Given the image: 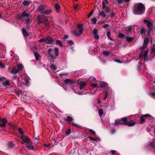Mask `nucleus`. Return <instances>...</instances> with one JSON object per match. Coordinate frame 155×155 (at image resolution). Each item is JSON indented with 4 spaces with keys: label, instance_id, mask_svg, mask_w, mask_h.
Here are the masks:
<instances>
[{
    "label": "nucleus",
    "instance_id": "nucleus-24",
    "mask_svg": "<svg viewBox=\"0 0 155 155\" xmlns=\"http://www.w3.org/2000/svg\"><path fill=\"white\" fill-rule=\"evenodd\" d=\"M34 55L35 57V59L36 60H38L39 59V58L40 57V55L37 52L35 51L34 53Z\"/></svg>",
    "mask_w": 155,
    "mask_h": 155
},
{
    "label": "nucleus",
    "instance_id": "nucleus-9",
    "mask_svg": "<svg viewBox=\"0 0 155 155\" xmlns=\"http://www.w3.org/2000/svg\"><path fill=\"white\" fill-rule=\"evenodd\" d=\"M46 44L48 45L53 44V41H54L52 37L48 36L46 37Z\"/></svg>",
    "mask_w": 155,
    "mask_h": 155
},
{
    "label": "nucleus",
    "instance_id": "nucleus-61",
    "mask_svg": "<svg viewBox=\"0 0 155 155\" xmlns=\"http://www.w3.org/2000/svg\"><path fill=\"white\" fill-rule=\"evenodd\" d=\"M49 56H50L51 58L53 60H54L56 58L55 56H54V55H52V54L49 55Z\"/></svg>",
    "mask_w": 155,
    "mask_h": 155
},
{
    "label": "nucleus",
    "instance_id": "nucleus-53",
    "mask_svg": "<svg viewBox=\"0 0 155 155\" xmlns=\"http://www.w3.org/2000/svg\"><path fill=\"white\" fill-rule=\"evenodd\" d=\"M149 51L148 50H146V51L144 53L143 55V57H146L147 56V55L148 54V52Z\"/></svg>",
    "mask_w": 155,
    "mask_h": 155
},
{
    "label": "nucleus",
    "instance_id": "nucleus-7",
    "mask_svg": "<svg viewBox=\"0 0 155 155\" xmlns=\"http://www.w3.org/2000/svg\"><path fill=\"white\" fill-rule=\"evenodd\" d=\"M45 17V16L42 15H39L37 17V21L38 23L40 24L41 23H43L44 22V18Z\"/></svg>",
    "mask_w": 155,
    "mask_h": 155
},
{
    "label": "nucleus",
    "instance_id": "nucleus-33",
    "mask_svg": "<svg viewBox=\"0 0 155 155\" xmlns=\"http://www.w3.org/2000/svg\"><path fill=\"white\" fill-rule=\"evenodd\" d=\"M107 84L105 82H102L100 83V85L101 87H107Z\"/></svg>",
    "mask_w": 155,
    "mask_h": 155
},
{
    "label": "nucleus",
    "instance_id": "nucleus-4",
    "mask_svg": "<svg viewBox=\"0 0 155 155\" xmlns=\"http://www.w3.org/2000/svg\"><path fill=\"white\" fill-rule=\"evenodd\" d=\"M122 119L123 122H125V126H128V127H132L134 126L136 124V123L135 122H133L132 120L128 121L127 117H123Z\"/></svg>",
    "mask_w": 155,
    "mask_h": 155
},
{
    "label": "nucleus",
    "instance_id": "nucleus-42",
    "mask_svg": "<svg viewBox=\"0 0 155 155\" xmlns=\"http://www.w3.org/2000/svg\"><path fill=\"white\" fill-rule=\"evenodd\" d=\"M56 42L57 44H58L61 47H63L62 44L60 40H57L56 41Z\"/></svg>",
    "mask_w": 155,
    "mask_h": 155
},
{
    "label": "nucleus",
    "instance_id": "nucleus-22",
    "mask_svg": "<svg viewBox=\"0 0 155 155\" xmlns=\"http://www.w3.org/2000/svg\"><path fill=\"white\" fill-rule=\"evenodd\" d=\"M86 85L85 82H81L80 83L79 88L80 89H82Z\"/></svg>",
    "mask_w": 155,
    "mask_h": 155
},
{
    "label": "nucleus",
    "instance_id": "nucleus-54",
    "mask_svg": "<svg viewBox=\"0 0 155 155\" xmlns=\"http://www.w3.org/2000/svg\"><path fill=\"white\" fill-rule=\"evenodd\" d=\"M88 130H89V131L92 134L94 135H95L96 133L94 131H93V130H92L91 129H89Z\"/></svg>",
    "mask_w": 155,
    "mask_h": 155
},
{
    "label": "nucleus",
    "instance_id": "nucleus-14",
    "mask_svg": "<svg viewBox=\"0 0 155 155\" xmlns=\"http://www.w3.org/2000/svg\"><path fill=\"white\" fill-rule=\"evenodd\" d=\"M45 8V6L44 5H41L38 6V11L41 14V12H43Z\"/></svg>",
    "mask_w": 155,
    "mask_h": 155
},
{
    "label": "nucleus",
    "instance_id": "nucleus-17",
    "mask_svg": "<svg viewBox=\"0 0 155 155\" xmlns=\"http://www.w3.org/2000/svg\"><path fill=\"white\" fill-rule=\"evenodd\" d=\"M52 11V10L51 9L44 10L43 12H41V14L47 15L51 13Z\"/></svg>",
    "mask_w": 155,
    "mask_h": 155
},
{
    "label": "nucleus",
    "instance_id": "nucleus-62",
    "mask_svg": "<svg viewBox=\"0 0 155 155\" xmlns=\"http://www.w3.org/2000/svg\"><path fill=\"white\" fill-rule=\"evenodd\" d=\"M97 84H95L94 83H92L91 84V87H97Z\"/></svg>",
    "mask_w": 155,
    "mask_h": 155
},
{
    "label": "nucleus",
    "instance_id": "nucleus-56",
    "mask_svg": "<svg viewBox=\"0 0 155 155\" xmlns=\"http://www.w3.org/2000/svg\"><path fill=\"white\" fill-rule=\"evenodd\" d=\"M16 93L18 95H19L20 94H22V91L20 90H18L16 91Z\"/></svg>",
    "mask_w": 155,
    "mask_h": 155
},
{
    "label": "nucleus",
    "instance_id": "nucleus-38",
    "mask_svg": "<svg viewBox=\"0 0 155 155\" xmlns=\"http://www.w3.org/2000/svg\"><path fill=\"white\" fill-rule=\"evenodd\" d=\"M18 131L19 132L21 135H24L23 134H24V132L21 128H18Z\"/></svg>",
    "mask_w": 155,
    "mask_h": 155
},
{
    "label": "nucleus",
    "instance_id": "nucleus-60",
    "mask_svg": "<svg viewBox=\"0 0 155 155\" xmlns=\"http://www.w3.org/2000/svg\"><path fill=\"white\" fill-rule=\"evenodd\" d=\"M137 68L138 71H139L141 69V66L140 64H138L137 65Z\"/></svg>",
    "mask_w": 155,
    "mask_h": 155
},
{
    "label": "nucleus",
    "instance_id": "nucleus-57",
    "mask_svg": "<svg viewBox=\"0 0 155 155\" xmlns=\"http://www.w3.org/2000/svg\"><path fill=\"white\" fill-rule=\"evenodd\" d=\"M93 35L97 34V28H95L93 30Z\"/></svg>",
    "mask_w": 155,
    "mask_h": 155
},
{
    "label": "nucleus",
    "instance_id": "nucleus-20",
    "mask_svg": "<svg viewBox=\"0 0 155 155\" xmlns=\"http://www.w3.org/2000/svg\"><path fill=\"white\" fill-rule=\"evenodd\" d=\"M18 71L17 67H14L12 68L11 73L12 74H15Z\"/></svg>",
    "mask_w": 155,
    "mask_h": 155
},
{
    "label": "nucleus",
    "instance_id": "nucleus-13",
    "mask_svg": "<svg viewBox=\"0 0 155 155\" xmlns=\"http://www.w3.org/2000/svg\"><path fill=\"white\" fill-rule=\"evenodd\" d=\"M83 25L81 24H79L77 25V28L78 31L80 33V34H82L83 32Z\"/></svg>",
    "mask_w": 155,
    "mask_h": 155
},
{
    "label": "nucleus",
    "instance_id": "nucleus-59",
    "mask_svg": "<svg viewBox=\"0 0 155 155\" xmlns=\"http://www.w3.org/2000/svg\"><path fill=\"white\" fill-rule=\"evenodd\" d=\"M0 67L2 68H4L5 67V65L3 64L2 62L0 61Z\"/></svg>",
    "mask_w": 155,
    "mask_h": 155
},
{
    "label": "nucleus",
    "instance_id": "nucleus-32",
    "mask_svg": "<svg viewBox=\"0 0 155 155\" xmlns=\"http://www.w3.org/2000/svg\"><path fill=\"white\" fill-rule=\"evenodd\" d=\"M88 137L91 140L94 141H97V140H100V138L98 137H96L95 138H94L90 136H89Z\"/></svg>",
    "mask_w": 155,
    "mask_h": 155
},
{
    "label": "nucleus",
    "instance_id": "nucleus-36",
    "mask_svg": "<svg viewBox=\"0 0 155 155\" xmlns=\"http://www.w3.org/2000/svg\"><path fill=\"white\" fill-rule=\"evenodd\" d=\"M50 23L49 22H44V25H45V27L47 29L49 28L50 27Z\"/></svg>",
    "mask_w": 155,
    "mask_h": 155
},
{
    "label": "nucleus",
    "instance_id": "nucleus-3",
    "mask_svg": "<svg viewBox=\"0 0 155 155\" xmlns=\"http://www.w3.org/2000/svg\"><path fill=\"white\" fill-rule=\"evenodd\" d=\"M108 1L107 0H105L102 2V8L106 13H109L111 11L110 7L106 6V5L108 4Z\"/></svg>",
    "mask_w": 155,
    "mask_h": 155
},
{
    "label": "nucleus",
    "instance_id": "nucleus-48",
    "mask_svg": "<svg viewBox=\"0 0 155 155\" xmlns=\"http://www.w3.org/2000/svg\"><path fill=\"white\" fill-rule=\"evenodd\" d=\"M46 38L41 39L39 40V42L40 43L42 42H46Z\"/></svg>",
    "mask_w": 155,
    "mask_h": 155
},
{
    "label": "nucleus",
    "instance_id": "nucleus-37",
    "mask_svg": "<svg viewBox=\"0 0 155 155\" xmlns=\"http://www.w3.org/2000/svg\"><path fill=\"white\" fill-rule=\"evenodd\" d=\"M103 54L105 56H107L109 54L110 52L109 51H104L103 52Z\"/></svg>",
    "mask_w": 155,
    "mask_h": 155
},
{
    "label": "nucleus",
    "instance_id": "nucleus-15",
    "mask_svg": "<svg viewBox=\"0 0 155 155\" xmlns=\"http://www.w3.org/2000/svg\"><path fill=\"white\" fill-rule=\"evenodd\" d=\"M150 53V56H152V58H153L155 56V46H153L151 48Z\"/></svg>",
    "mask_w": 155,
    "mask_h": 155
},
{
    "label": "nucleus",
    "instance_id": "nucleus-45",
    "mask_svg": "<svg viewBox=\"0 0 155 155\" xmlns=\"http://www.w3.org/2000/svg\"><path fill=\"white\" fill-rule=\"evenodd\" d=\"M98 113L100 116L102 115L104 113L103 110L101 109H99L98 110Z\"/></svg>",
    "mask_w": 155,
    "mask_h": 155
},
{
    "label": "nucleus",
    "instance_id": "nucleus-63",
    "mask_svg": "<svg viewBox=\"0 0 155 155\" xmlns=\"http://www.w3.org/2000/svg\"><path fill=\"white\" fill-rule=\"evenodd\" d=\"M143 59L145 61L148 62V59L147 56L143 57Z\"/></svg>",
    "mask_w": 155,
    "mask_h": 155
},
{
    "label": "nucleus",
    "instance_id": "nucleus-46",
    "mask_svg": "<svg viewBox=\"0 0 155 155\" xmlns=\"http://www.w3.org/2000/svg\"><path fill=\"white\" fill-rule=\"evenodd\" d=\"M132 29V27L130 26H129L127 28V31L129 33L131 32Z\"/></svg>",
    "mask_w": 155,
    "mask_h": 155
},
{
    "label": "nucleus",
    "instance_id": "nucleus-5",
    "mask_svg": "<svg viewBox=\"0 0 155 155\" xmlns=\"http://www.w3.org/2000/svg\"><path fill=\"white\" fill-rule=\"evenodd\" d=\"M19 138L24 142L28 144H31L32 142L30 140L29 137L25 136V135H21Z\"/></svg>",
    "mask_w": 155,
    "mask_h": 155
},
{
    "label": "nucleus",
    "instance_id": "nucleus-18",
    "mask_svg": "<svg viewBox=\"0 0 155 155\" xmlns=\"http://www.w3.org/2000/svg\"><path fill=\"white\" fill-rule=\"evenodd\" d=\"M15 147L14 144L12 142H9L7 144V148L8 149H12Z\"/></svg>",
    "mask_w": 155,
    "mask_h": 155
},
{
    "label": "nucleus",
    "instance_id": "nucleus-40",
    "mask_svg": "<svg viewBox=\"0 0 155 155\" xmlns=\"http://www.w3.org/2000/svg\"><path fill=\"white\" fill-rule=\"evenodd\" d=\"M50 67L52 69L54 70H56L57 68L56 67V66L53 64H51L50 65Z\"/></svg>",
    "mask_w": 155,
    "mask_h": 155
},
{
    "label": "nucleus",
    "instance_id": "nucleus-35",
    "mask_svg": "<svg viewBox=\"0 0 155 155\" xmlns=\"http://www.w3.org/2000/svg\"><path fill=\"white\" fill-rule=\"evenodd\" d=\"M125 38L127 39V41L129 42H131L134 40V38L132 37H127Z\"/></svg>",
    "mask_w": 155,
    "mask_h": 155
},
{
    "label": "nucleus",
    "instance_id": "nucleus-10",
    "mask_svg": "<svg viewBox=\"0 0 155 155\" xmlns=\"http://www.w3.org/2000/svg\"><path fill=\"white\" fill-rule=\"evenodd\" d=\"M29 16V15L25 11L22 12L21 15H20L18 18L21 20H22L23 19V17H26L27 18H28Z\"/></svg>",
    "mask_w": 155,
    "mask_h": 155
},
{
    "label": "nucleus",
    "instance_id": "nucleus-31",
    "mask_svg": "<svg viewBox=\"0 0 155 155\" xmlns=\"http://www.w3.org/2000/svg\"><path fill=\"white\" fill-rule=\"evenodd\" d=\"M16 67L18 71H19L22 70L23 68V66L21 64H18Z\"/></svg>",
    "mask_w": 155,
    "mask_h": 155
},
{
    "label": "nucleus",
    "instance_id": "nucleus-25",
    "mask_svg": "<svg viewBox=\"0 0 155 155\" xmlns=\"http://www.w3.org/2000/svg\"><path fill=\"white\" fill-rule=\"evenodd\" d=\"M22 33L24 35V36L25 37H27L28 36L29 34L27 32V31L26 29H22Z\"/></svg>",
    "mask_w": 155,
    "mask_h": 155
},
{
    "label": "nucleus",
    "instance_id": "nucleus-11",
    "mask_svg": "<svg viewBox=\"0 0 155 155\" xmlns=\"http://www.w3.org/2000/svg\"><path fill=\"white\" fill-rule=\"evenodd\" d=\"M147 26L148 28V30L147 31V33L148 35L149 36V35L150 34V33L152 30L153 28L152 27V26L153 25L151 22L149 21L147 24Z\"/></svg>",
    "mask_w": 155,
    "mask_h": 155
},
{
    "label": "nucleus",
    "instance_id": "nucleus-28",
    "mask_svg": "<svg viewBox=\"0 0 155 155\" xmlns=\"http://www.w3.org/2000/svg\"><path fill=\"white\" fill-rule=\"evenodd\" d=\"M73 34L76 37L78 36H80L81 34H80V32L78 33V32L77 30H75V31H73Z\"/></svg>",
    "mask_w": 155,
    "mask_h": 155
},
{
    "label": "nucleus",
    "instance_id": "nucleus-34",
    "mask_svg": "<svg viewBox=\"0 0 155 155\" xmlns=\"http://www.w3.org/2000/svg\"><path fill=\"white\" fill-rule=\"evenodd\" d=\"M10 82L6 80L5 82L3 83V85L5 87H7V86L9 85Z\"/></svg>",
    "mask_w": 155,
    "mask_h": 155
},
{
    "label": "nucleus",
    "instance_id": "nucleus-44",
    "mask_svg": "<svg viewBox=\"0 0 155 155\" xmlns=\"http://www.w3.org/2000/svg\"><path fill=\"white\" fill-rule=\"evenodd\" d=\"M146 29L143 28H142L141 29L140 32L142 35L146 33Z\"/></svg>",
    "mask_w": 155,
    "mask_h": 155
},
{
    "label": "nucleus",
    "instance_id": "nucleus-1",
    "mask_svg": "<svg viewBox=\"0 0 155 155\" xmlns=\"http://www.w3.org/2000/svg\"><path fill=\"white\" fill-rule=\"evenodd\" d=\"M145 8L144 5L141 3H138L134 5L133 9V13L135 15H141L145 12Z\"/></svg>",
    "mask_w": 155,
    "mask_h": 155
},
{
    "label": "nucleus",
    "instance_id": "nucleus-29",
    "mask_svg": "<svg viewBox=\"0 0 155 155\" xmlns=\"http://www.w3.org/2000/svg\"><path fill=\"white\" fill-rule=\"evenodd\" d=\"M29 145H28L27 144H26V146L27 148L28 149L31 150H34V147L33 146L30 144H29Z\"/></svg>",
    "mask_w": 155,
    "mask_h": 155
},
{
    "label": "nucleus",
    "instance_id": "nucleus-43",
    "mask_svg": "<svg viewBox=\"0 0 155 155\" xmlns=\"http://www.w3.org/2000/svg\"><path fill=\"white\" fill-rule=\"evenodd\" d=\"M108 92L107 91H104V100H105L107 97Z\"/></svg>",
    "mask_w": 155,
    "mask_h": 155
},
{
    "label": "nucleus",
    "instance_id": "nucleus-23",
    "mask_svg": "<svg viewBox=\"0 0 155 155\" xmlns=\"http://www.w3.org/2000/svg\"><path fill=\"white\" fill-rule=\"evenodd\" d=\"M55 55L56 56H58L59 54V49L58 48L55 47L54 49Z\"/></svg>",
    "mask_w": 155,
    "mask_h": 155
},
{
    "label": "nucleus",
    "instance_id": "nucleus-47",
    "mask_svg": "<svg viewBox=\"0 0 155 155\" xmlns=\"http://www.w3.org/2000/svg\"><path fill=\"white\" fill-rule=\"evenodd\" d=\"M91 20L94 24H96L97 21V19L95 18H92Z\"/></svg>",
    "mask_w": 155,
    "mask_h": 155
},
{
    "label": "nucleus",
    "instance_id": "nucleus-58",
    "mask_svg": "<svg viewBox=\"0 0 155 155\" xmlns=\"http://www.w3.org/2000/svg\"><path fill=\"white\" fill-rule=\"evenodd\" d=\"M52 51V50L51 48H49L48 49L47 51L49 56L51 54V52Z\"/></svg>",
    "mask_w": 155,
    "mask_h": 155
},
{
    "label": "nucleus",
    "instance_id": "nucleus-64",
    "mask_svg": "<svg viewBox=\"0 0 155 155\" xmlns=\"http://www.w3.org/2000/svg\"><path fill=\"white\" fill-rule=\"evenodd\" d=\"M118 4H121L123 2V1L122 0H116Z\"/></svg>",
    "mask_w": 155,
    "mask_h": 155
},
{
    "label": "nucleus",
    "instance_id": "nucleus-21",
    "mask_svg": "<svg viewBox=\"0 0 155 155\" xmlns=\"http://www.w3.org/2000/svg\"><path fill=\"white\" fill-rule=\"evenodd\" d=\"M64 120L67 121L68 123H70L73 120V119L71 117L68 116L66 118L64 119Z\"/></svg>",
    "mask_w": 155,
    "mask_h": 155
},
{
    "label": "nucleus",
    "instance_id": "nucleus-6",
    "mask_svg": "<svg viewBox=\"0 0 155 155\" xmlns=\"http://www.w3.org/2000/svg\"><path fill=\"white\" fill-rule=\"evenodd\" d=\"M122 118L120 119H119L116 120L115 123L114 124V126H118L120 125H125V122H123L122 120Z\"/></svg>",
    "mask_w": 155,
    "mask_h": 155
},
{
    "label": "nucleus",
    "instance_id": "nucleus-27",
    "mask_svg": "<svg viewBox=\"0 0 155 155\" xmlns=\"http://www.w3.org/2000/svg\"><path fill=\"white\" fill-rule=\"evenodd\" d=\"M104 12L102 11L101 12L99 10V15L102 16L104 17H105L106 16V15Z\"/></svg>",
    "mask_w": 155,
    "mask_h": 155
},
{
    "label": "nucleus",
    "instance_id": "nucleus-50",
    "mask_svg": "<svg viewBox=\"0 0 155 155\" xmlns=\"http://www.w3.org/2000/svg\"><path fill=\"white\" fill-rule=\"evenodd\" d=\"M94 35V38H95L96 40H98L99 39V36L98 35V34H95Z\"/></svg>",
    "mask_w": 155,
    "mask_h": 155
},
{
    "label": "nucleus",
    "instance_id": "nucleus-39",
    "mask_svg": "<svg viewBox=\"0 0 155 155\" xmlns=\"http://www.w3.org/2000/svg\"><path fill=\"white\" fill-rule=\"evenodd\" d=\"M118 37L120 39H123L125 37V35L122 33H119L118 34Z\"/></svg>",
    "mask_w": 155,
    "mask_h": 155
},
{
    "label": "nucleus",
    "instance_id": "nucleus-30",
    "mask_svg": "<svg viewBox=\"0 0 155 155\" xmlns=\"http://www.w3.org/2000/svg\"><path fill=\"white\" fill-rule=\"evenodd\" d=\"M149 38H146L144 41L143 45H145L147 46L149 43Z\"/></svg>",
    "mask_w": 155,
    "mask_h": 155
},
{
    "label": "nucleus",
    "instance_id": "nucleus-49",
    "mask_svg": "<svg viewBox=\"0 0 155 155\" xmlns=\"http://www.w3.org/2000/svg\"><path fill=\"white\" fill-rule=\"evenodd\" d=\"M76 150V148H74L73 149H72L70 151V154L71 153L72 154L75 153Z\"/></svg>",
    "mask_w": 155,
    "mask_h": 155
},
{
    "label": "nucleus",
    "instance_id": "nucleus-19",
    "mask_svg": "<svg viewBox=\"0 0 155 155\" xmlns=\"http://www.w3.org/2000/svg\"><path fill=\"white\" fill-rule=\"evenodd\" d=\"M31 2V1L25 0L22 2V4H23L25 6H27L29 5Z\"/></svg>",
    "mask_w": 155,
    "mask_h": 155
},
{
    "label": "nucleus",
    "instance_id": "nucleus-16",
    "mask_svg": "<svg viewBox=\"0 0 155 155\" xmlns=\"http://www.w3.org/2000/svg\"><path fill=\"white\" fill-rule=\"evenodd\" d=\"M64 82L66 84H70L71 85H73L75 83L72 80H71L69 79L66 78L64 80Z\"/></svg>",
    "mask_w": 155,
    "mask_h": 155
},
{
    "label": "nucleus",
    "instance_id": "nucleus-26",
    "mask_svg": "<svg viewBox=\"0 0 155 155\" xmlns=\"http://www.w3.org/2000/svg\"><path fill=\"white\" fill-rule=\"evenodd\" d=\"M55 8L56 10V12L58 13L59 12V9L60 8V6L58 3H56L55 6Z\"/></svg>",
    "mask_w": 155,
    "mask_h": 155
},
{
    "label": "nucleus",
    "instance_id": "nucleus-12",
    "mask_svg": "<svg viewBox=\"0 0 155 155\" xmlns=\"http://www.w3.org/2000/svg\"><path fill=\"white\" fill-rule=\"evenodd\" d=\"M146 46L143 45L141 47V48L140 49V50H141V51L139 53V58L140 59H141L143 58V50L146 47Z\"/></svg>",
    "mask_w": 155,
    "mask_h": 155
},
{
    "label": "nucleus",
    "instance_id": "nucleus-52",
    "mask_svg": "<svg viewBox=\"0 0 155 155\" xmlns=\"http://www.w3.org/2000/svg\"><path fill=\"white\" fill-rule=\"evenodd\" d=\"M71 133V130L68 129L65 132V134L67 135H69Z\"/></svg>",
    "mask_w": 155,
    "mask_h": 155
},
{
    "label": "nucleus",
    "instance_id": "nucleus-55",
    "mask_svg": "<svg viewBox=\"0 0 155 155\" xmlns=\"http://www.w3.org/2000/svg\"><path fill=\"white\" fill-rule=\"evenodd\" d=\"M94 12L93 10H91L89 13V15H88V18H89L92 15Z\"/></svg>",
    "mask_w": 155,
    "mask_h": 155
},
{
    "label": "nucleus",
    "instance_id": "nucleus-2",
    "mask_svg": "<svg viewBox=\"0 0 155 155\" xmlns=\"http://www.w3.org/2000/svg\"><path fill=\"white\" fill-rule=\"evenodd\" d=\"M147 118L149 120H153L154 117L149 114H146L142 115L139 121L140 124H143L145 121V118Z\"/></svg>",
    "mask_w": 155,
    "mask_h": 155
},
{
    "label": "nucleus",
    "instance_id": "nucleus-51",
    "mask_svg": "<svg viewBox=\"0 0 155 155\" xmlns=\"http://www.w3.org/2000/svg\"><path fill=\"white\" fill-rule=\"evenodd\" d=\"M110 26V25L108 24H105L102 26L101 27L104 28H106Z\"/></svg>",
    "mask_w": 155,
    "mask_h": 155
},
{
    "label": "nucleus",
    "instance_id": "nucleus-8",
    "mask_svg": "<svg viewBox=\"0 0 155 155\" xmlns=\"http://www.w3.org/2000/svg\"><path fill=\"white\" fill-rule=\"evenodd\" d=\"M7 122V120L5 118H0V127L5 128L6 125L5 124Z\"/></svg>",
    "mask_w": 155,
    "mask_h": 155
},
{
    "label": "nucleus",
    "instance_id": "nucleus-41",
    "mask_svg": "<svg viewBox=\"0 0 155 155\" xmlns=\"http://www.w3.org/2000/svg\"><path fill=\"white\" fill-rule=\"evenodd\" d=\"M67 42L68 43V45L70 46H71L74 44L73 42L71 40H68Z\"/></svg>",
    "mask_w": 155,
    "mask_h": 155
}]
</instances>
